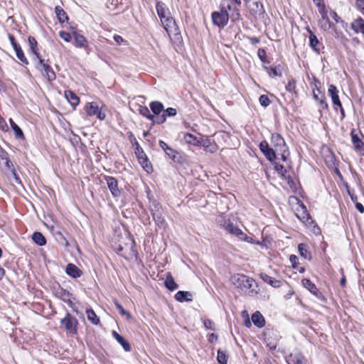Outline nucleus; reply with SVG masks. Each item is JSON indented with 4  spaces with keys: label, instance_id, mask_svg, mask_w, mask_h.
Returning a JSON list of instances; mask_svg holds the SVG:
<instances>
[{
    "label": "nucleus",
    "instance_id": "obj_1",
    "mask_svg": "<svg viewBox=\"0 0 364 364\" xmlns=\"http://www.w3.org/2000/svg\"><path fill=\"white\" fill-rule=\"evenodd\" d=\"M230 282L236 288L244 294L250 295L257 293L254 289V279L245 274H234L231 277Z\"/></svg>",
    "mask_w": 364,
    "mask_h": 364
},
{
    "label": "nucleus",
    "instance_id": "obj_2",
    "mask_svg": "<svg viewBox=\"0 0 364 364\" xmlns=\"http://www.w3.org/2000/svg\"><path fill=\"white\" fill-rule=\"evenodd\" d=\"M156 8L158 16L164 29L168 34L173 32V31L176 30V23L171 17L168 9L166 8V5L161 1H158L156 3Z\"/></svg>",
    "mask_w": 364,
    "mask_h": 364
},
{
    "label": "nucleus",
    "instance_id": "obj_3",
    "mask_svg": "<svg viewBox=\"0 0 364 364\" xmlns=\"http://www.w3.org/2000/svg\"><path fill=\"white\" fill-rule=\"evenodd\" d=\"M271 142L275 154L280 155L282 160L286 161L289 152L284 139L280 134H273L272 135Z\"/></svg>",
    "mask_w": 364,
    "mask_h": 364
},
{
    "label": "nucleus",
    "instance_id": "obj_4",
    "mask_svg": "<svg viewBox=\"0 0 364 364\" xmlns=\"http://www.w3.org/2000/svg\"><path fill=\"white\" fill-rule=\"evenodd\" d=\"M213 23L219 28H224L228 23L229 14L226 7L222 6L220 11H214L211 15Z\"/></svg>",
    "mask_w": 364,
    "mask_h": 364
},
{
    "label": "nucleus",
    "instance_id": "obj_5",
    "mask_svg": "<svg viewBox=\"0 0 364 364\" xmlns=\"http://www.w3.org/2000/svg\"><path fill=\"white\" fill-rule=\"evenodd\" d=\"M38 63L36 68L41 72L42 75L46 77L49 81H52L55 79V73L50 66V65L46 63L44 60L41 57L37 58Z\"/></svg>",
    "mask_w": 364,
    "mask_h": 364
},
{
    "label": "nucleus",
    "instance_id": "obj_6",
    "mask_svg": "<svg viewBox=\"0 0 364 364\" xmlns=\"http://www.w3.org/2000/svg\"><path fill=\"white\" fill-rule=\"evenodd\" d=\"M351 141L355 151L364 155V142L361 137L363 135L360 132H357L355 129H353L350 132Z\"/></svg>",
    "mask_w": 364,
    "mask_h": 364
},
{
    "label": "nucleus",
    "instance_id": "obj_7",
    "mask_svg": "<svg viewBox=\"0 0 364 364\" xmlns=\"http://www.w3.org/2000/svg\"><path fill=\"white\" fill-rule=\"evenodd\" d=\"M60 323L62 326L69 333L73 334L77 333V325L78 322L74 316L68 314L64 318L61 319Z\"/></svg>",
    "mask_w": 364,
    "mask_h": 364
},
{
    "label": "nucleus",
    "instance_id": "obj_8",
    "mask_svg": "<svg viewBox=\"0 0 364 364\" xmlns=\"http://www.w3.org/2000/svg\"><path fill=\"white\" fill-rule=\"evenodd\" d=\"M321 19L319 20V25L322 29L327 31L333 27V24L330 21L328 16V10L326 6H320L318 9Z\"/></svg>",
    "mask_w": 364,
    "mask_h": 364
},
{
    "label": "nucleus",
    "instance_id": "obj_9",
    "mask_svg": "<svg viewBox=\"0 0 364 364\" xmlns=\"http://www.w3.org/2000/svg\"><path fill=\"white\" fill-rule=\"evenodd\" d=\"M105 179L112 195L114 197H119L121 195V191L118 187L117 180L115 178L109 176H105Z\"/></svg>",
    "mask_w": 364,
    "mask_h": 364
},
{
    "label": "nucleus",
    "instance_id": "obj_10",
    "mask_svg": "<svg viewBox=\"0 0 364 364\" xmlns=\"http://www.w3.org/2000/svg\"><path fill=\"white\" fill-rule=\"evenodd\" d=\"M86 112L89 116L97 115L98 119L102 120L105 118L106 115L105 113H102L97 104V102H89L86 105Z\"/></svg>",
    "mask_w": 364,
    "mask_h": 364
},
{
    "label": "nucleus",
    "instance_id": "obj_11",
    "mask_svg": "<svg viewBox=\"0 0 364 364\" xmlns=\"http://www.w3.org/2000/svg\"><path fill=\"white\" fill-rule=\"evenodd\" d=\"M225 230L230 234L237 236L241 240L250 242L249 237L231 223H228L227 226H225Z\"/></svg>",
    "mask_w": 364,
    "mask_h": 364
},
{
    "label": "nucleus",
    "instance_id": "obj_12",
    "mask_svg": "<svg viewBox=\"0 0 364 364\" xmlns=\"http://www.w3.org/2000/svg\"><path fill=\"white\" fill-rule=\"evenodd\" d=\"M136 154L137 156L138 161L141 166H142V168L147 173H151L153 171V168L144 151L141 149V151L136 152Z\"/></svg>",
    "mask_w": 364,
    "mask_h": 364
},
{
    "label": "nucleus",
    "instance_id": "obj_13",
    "mask_svg": "<svg viewBox=\"0 0 364 364\" xmlns=\"http://www.w3.org/2000/svg\"><path fill=\"white\" fill-rule=\"evenodd\" d=\"M259 149L269 161H274L276 159L275 151L272 148L269 147V144L266 141L260 143Z\"/></svg>",
    "mask_w": 364,
    "mask_h": 364
},
{
    "label": "nucleus",
    "instance_id": "obj_14",
    "mask_svg": "<svg viewBox=\"0 0 364 364\" xmlns=\"http://www.w3.org/2000/svg\"><path fill=\"white\" fill-rule=\"evenodd\" d=\"M73 38L74 39V44L77 48L87 49L89 43L86 38L77 33V31L73 32Z\"/></svg>",
    "mask_w": 364,
    "mask_h": 364
},
{
    "label": "nucleus",
    "instance_id": "obj_15",
    "mask_svg": "<svg viewBox=\"0 0 364 364\" xmlns=\"http://www.w3.org/2000/svg\"><path fill=\"white\" fill-rule=\"evenodd\" d=\"M328 95H330L332 102L334 105V109L337 110L336 107H341V102L338 96V90L333 85H330L328 90Z\"/></svg>",
    "mask_w": 364,
    "mask_h": 364
},
{
    "label": "nucleus",
    "instance_id": "obj_16",
    "mask_svg": "<svg viewBox=\"0 0 364 364\" xmlns=\"http://www.w3.org/2000/svg\"><path fill=\"white\" fill-rule=\"evenodd\" d=\"M264 341L267 343V347L270 350H275L277 346V338H272V336H275L273 331H267L264 333Z\"/></svg>",
    "mask_w": 364,
    "mask_h": 364
},
{
    "label": "nucleus",
    "instance_id": "obj_17",
    "mask_svg": "<svg viewBox=\"0 0 364 364\" xmlns=\"http://www.w3.org/2000/svg\"><path fill=\"white\" fill-rule=\"evenodd\" d=\"M65 272L73 278H78L82 274V271L76 265L71 263L67 265Z\"/></svg>",
    "mask_w": 364,
    "mask_h": 364
},
{
    "label": "nucleus",
    "instance_id": "obj_18",
    "mask_svg": "<svg viewBox=\"0 0 364 364\" xmlns=\"http://www.w3.org/2000/svg\"><path fill=\"white\" fill-rule=\"evenodd\" d=\"M175 299L179 302L192 301L193 294L190 291H179L175 294Z\"/></svg>",
    "mask_w": 364,
    "mask_h": 364
},
{
    "label": "nucleus",
    "instance_id": "obj_19",
    "mask_svg": "<svg viewBox=\"0 0 364 364\" xmlns=\"http://www.w3.org/2000/svg\"><path fill=\"white\" fill-rule=\"evenodd\" d=\"M160 147L164 151L166 155L169 156L173 161H176L177 151L171 148L166 142L164 141H159Z\"/></svg>",
    "mask_w": 364,
    "mask_h": 364
},
{
    "label": "nucleus",
    "instance_id": "obj_20",
    "mask_svg": "<svg viewBox=\"0 0 364 364\" xmlns=\"http://www.w3.org/2000/svg\"><path fill=\"white\" fill-rule=\"evenodd\" d=\"M307 31L310 33L309 35V45L311 48L317 53H319L320 42L317 38L316 36L308 28Z\"/></svg>",
    "mask_w": 364,
    "mask_h": 364
},
{
    "label": "nucleus",
    "instance_id": "obj_21",
    "mask_svg": "<svg viewBox=\"0 0 364 364\" xmlns=\"http://www.w3.org/2000/svg\"><path fill=\"white\" fill-rule=\"evenodd\" d=\"M112 336L117 340V341L123 347L124 350L127 352L131 350V346L129 343L124 338L123 336L119 335L117 331H112Z\"/></svg>",
    "mask_w": 364,
    "mask_h": 364
},
{
    "label": "nucleus",
    "instance_id": "obj_22",
    "mask_svg": "<svg viewBox=\"0 0 364 364\" xmlns=\"http://www.w3.org/2000/svg\"><path fill=\"white\" fill-rule=\"evenodd\" d=\"M252 321L253 323L259 328L263 327L265 323L264 316L259 311H256L252 315Z\"/></svg>",
    "mask_w": 364,
    "mask_h": 364
},
{
    "label": "nucleus",
    "instance_id": "obj_23",
    "mask_svg": "<svg viewBox=\"0 0 364 364\" xmlns=\"http://www.w3.org/2000/svg\"><path fill=\"white\" fill-rule=\"evenodd\" d=\"M65 97L73 107L77 106L80 102L79 97L71 90L65 91Z\"/></svg>",
    "mask_w": 364,
    "mask_h": 364
},
{
    "label": "nucleus",
    "instance_id": "obj_24",
    "mask_svg": "<svg viewBox=\"0 0 364 364\" xmlns=\"http://www.w3.org/2000/svg\"><path fill=\"white\" fill-rule=\"evenodd\" d=\"M289 364H306V360L301 354H291L289 358Z\"/></svg>",
    "mask_w": 364,
    "mask_h": 364
},
{
    "label": "nucleus",
    "instance_id": "obj_25",
    "mask_svg": "<svg viewBox=\"0 0 364 364\" xmlns=\"http://www.w3.org/2000/svg\"><path fill=\"white\" fill-rule=\"evenodd\" d=\"M351 28L355 33L360 32L364 35V20L361 18H357L352 23Z\"/></svg>",
    "mask_w": 364,
    "mask_h": 364
},
{
    "label": "nucleus",
    "instance_id": "obj_26",
    "mask_svg": "<svg viewBox=\"0 0 364 364\" xmlns=\"http://www.w3.org/2000/svg\"><path fill=\"white\" fill-rule=\"evenodd\" d=\"M301 283L303 286L307 289L311 293H312L314 295L318 294V289L316 287V285L309 279H304L301 281Z\"/></svg>",
    "mask_w": 364,
    "mask_h": 364
},
{
    "label": "nucleus",
    "instance_id": "obj_27",
    "mask_svg": "<svg viewBox=\"0 0 364 364\" xmlns=\"http://www.w3.org/2000/svg\"><path fill=\"white\" fill-rule=\"evenodd\" d=\"M260 277L264 282L274 287H279L280 286V282L279 280L269 276L265 273H262L260 274Z\"/></svg>",
    "mask_w": 364,
    "mask_h": 364
},
{
    "label": "nucleus",
    "instance_id": "obj_28",
    "mask_svg": "<svg viewBox=\"0 0 364 364\" xmlns=\"http://www.w3.org/2000/svg\"><path fill=\"white\" fill-rule=\"evenodd\" d=\"M165 286L170 291H173L178 287V284L175 282L173 277L169 272L166 274Z\"/></svg>",
    "mask_w": 364,
    "mask_h": 364
},
{
    "label": "nucleus",
    "instance_id": "obj_29",
    "mask_svg": "<svg viewBox=\"0 0 364 364\" xmlns=\"http://www.w3.org/2000/svg\"><path fill=\"white\" fill-rule=\"evenodd\" d=\"M32 239L33 242L39 246H43L46 244V239L40 232H35L33 234Z\"/></svg>",
    "mask_w": 364,
    "mask_h": 364
},
{
    "label": "nucleus",
    "instance_id": "obj_30",
    "mask_svg": "<svg viewBox=\"0 0 364 364\" xmlns=\"http://www.w3.org/2000/svg\"><path fill=\"white\" fill-rule=\"evenodd\" d=\"M274 169L282 178L288 180V183H289V177L286 176L287 170L283 165L278 163H274Z\"/></svg>",
    "mask_w": 364,
    "mask_h": 364
},
{
    "label": "nucleus",
    "instance_id": "obj_31",
    "mask_svg": "<svg viewBox=\"0 0 364 364\" xmlns=\"http://www.w3.org/2000/svg\"><path fill=\"white\" fill-rule=\"evenodd\" d=\"M28 41V44H29L30 49H31V52L36 55V58H39L40 55H39V53H38V49H37L38 43H37L36 38L33 36H29Z\"/></svg>",
    "mask_w": 364,
    "mask_h": 364
},
{
    "label": "nucleus",
    "instance_id": "obj_32",
    "mask_svg": "<svg viewBox=\"0 0 364 364\" xmlns=\"http://www.w3.org/2000/svg\"><path fill=\"white\" fill-rule=\"evenodd\" d=\"M55 11L58 17V19L60 23H63L65 21L68 20V17L66 15V13L60 6H56L55 8Z\"/></svg>",
    "mask_w": 364,
    "mask_h": 364
},
{
    "label": "nucleus",
    "instance_id": "obj_33",
    "mask_svg": "<svg viewBox=\"0 0 364 364\" xmlns=\"http://www.w3.org/2000/svg\"><path fill=\"white\" fill-rule=\"evenodd\" d=\"M184 139L187 144L198 146L200 144V141L192 134H186Z\"/></svg>",
    "mask_w": 364,
    "mask_h": 364
},
{
    "label": "nucleus",
    "instance_id": "obj_34",
    "mask_svg": "<svg viewBox=\"0 0 364 364\" xmlns=\"http://www.w3.org/2000/svg\"><path fill=\"white\" fill-rule=\"evenodd\" d=\"M150 108L155 114H159L164 109V105L159 101H154L150 103Z\"/></svg>",
    "mask_w": 364,
    "mask_h": 364
},
{
    "label": "nucleus",
    "instance_id": "obj_35",
    "mask_svg": "<svg viewBox=\"0 0 364 364\" xmlns=\"http://www.w3.org/2000/svg\"><path fill=\"white\" fill-rule=\"evenodd\" d=\"M87 319L93 324L97 325L100 323V318L96 315L95 312L92 309H87L86 311Z\"/></svg>",
    "mask_w": 364,
    "mask_h": 364
},
{
    "label": "nucleus",
    "instance_id": "obj_36",
    "mask_svg": "<svg viewBox=\"0 0 364 364\" xmlns=\"http://www.w3.org/2000/svg\"><path fill=\"white\" fill-rule=\"evenodd\" d=\"M153 218L159 227H164L166 222L162 213L159 210L153 213Z\"/></svg>",
    "mask_w": 364,
    "mask_h": 364
},
{
    "label": "nucleus",
    "instance_id": "obj_37",
    "mask_svg": "<svg viewBox=\"0 0 364 364\" xmlns=\"http://www.w3.org/2000/svg\"><path fill=\"white\" fill-rule=\"evenodd\" d=\"M298 250L301 257L308 259L311 258V253L309 252V250L306 248V246L304 244H299L298 245Z\"/></svg>",
    "mask_w": 364,
    "mask_h": 364
},
{
    "label": "nucleus",
    "instance_id": "obj_38",
    "mask_svg": "<svg viewBox=\"0 0 364 364\" xmlns=\"http://www.w3.org/2000/svg\"><path fill=\"white\" fill-rule=\"evenodd\" d=\"M14 50L16 52L17 58L23 63L26 65H28V61L26 56L24 55V53L21 48L20 46L14 48Z\"/></svg>",
    "mask_w": 364,
    "mask_h": 364
},
{
    "label": "nucleus",
    "instance_id": "obj_39",
    "mask_svg": "<svg viewBox=\"0 0 364 364\" xmlns=\"http://www.w3.org/2000/svg\"><path fill=\"white\" fill-rule=\"evenodd\" d=\"M139 112L146 117L147 119H150V120H154V115H152L151 113H150V111L149 109V108L146 106H140L139 108Z\"/></svg>",
    "mask_w": 364,
    "mask_h": 364
},
{
    "label": "nucleus",
    "instance_id": "obj_40",
    "mask_svg": "<svg viewBox=\"0 0 364 364\" xmlns=\"http://www.w3.org/2000/svg\"><path fill=\"white\" fill-rule=\"evenodd\" d=\"M296 215L298 217V218H299L304 223L307 222L309 219V215L307 213L306 209L304 205H301V214L297 213H296Z\"/></svg>",
    "mask_w": 364,
    "mask_h": 364
},
{
    "label": "nucleus",
    "instance_id": "obj_41",
    "mask_svg": "<svg viewBox=\"0 0 364 364\" xmlns=\"http://www.w3.org/2000/svg\"><path fill=\"white\" fill-rule=\"evenodd\" d=\"M216 221H217L218 225L220 227L223 228V229H225V226H227V225L228 223H230L229 221H227V220L225 219V217L223 215H220L217 218Z\"/></svg>",
    "mask_w": 364,
    "mask_h": 364
},
{
    "label": "nucleus",
    "instance_id": "obj_42",
    "mask_svg": "<svg viewBox=\"0 0 364 364\" xmlns=\"http://www.w3.org/2000/svg\"><path fill=\"white\" fill-rule=\"evenodd\" d=\"M217 359L220 364H227V362H228L227 356H226L225 353L220 350H219L218 351Z\"/></svg>",
    "mask_w": 364,
    "mask_h": 364
},
{
    "label": "nucleus",
    "instance_id": "obj_43",
    "mask_svg": "<svg viewBox=\"0 0 364 364\" xmlns=\"http://www.w3.org/2000/svg\"><path fill=\"white\" fill-rule=\"evenodd\" d=\"M295 88H296V81L293 78H289V80H288V82L286 85V90L288 91V92H294L295 90Z\"/></svg>",
    "mask_w": 364,
    "mask_h": 364
},
{
    "label": "nucleus",
    "instance_id": "obj_44",
    "mask_svg": "<svg viewBox=\"0 0 364 364\" xmlns=\"http://www.w3.org/2000/svg\"><path fill=\"white\" fill-rule=\"evenodd\" d=\"M12 129L15 133V136L17 139H24V134L21 130V129L16 124L13 126Z\"/></svg>",
    "mask_w": 364,
    "mask_h": 364
},
{
    "label": "nucleus",
    "instance_id": "obj_45",
    "mask_svg": "<svg viewBox=\"0 0 364 364\" xmlns=\"http://www.w3.org/2000/svg\"><path fill=\"white\" fill-rule=\"evenodd\" d=\"M259 102L260 105L264 107L269 106L270 105V100L269 99L267 95H262L259 98Z\"/></svg>",
    "mask_w": 364,
    "mask_h": 364
},
{
    "label": "nucleus",
    "instance_id": "obj_46",
    "mask_svg": "<svg viewBox=\"0 0 364 364\" xmlns=\"http://www.w3.org/2000/svg\"><path fill=\"white\" fill-rule=\"evenodd\" d=\"M318 103L319 105V112H321L322 110L328 109V105L327 102H326L325 97H321V100L318 101Z\"/></svg>",
    "mask_w": 364,
    "mask_h": 364
},
{
    "label": "nucleus",
    "instance_id": "obj_47",
    "mask_svg": "<svg viewBox=\"0 0 364 364\" xmlns=\"http://www.w3.org/2000/svg\"><path fill=\"white\" fill-rule=\"evenodd\" d=\"M59 36L62 39H63L66 42H70L73 38V33L70 34L65 31H60Z\"/></svg>",
    "mask_w": 364,
    "mask_h": 364
},
{
    "label": "nucleus",
    "instance_id": "obj_48",
    "mask_svg": "<svg viewBox=\"0 0 364 364\" xmlns=\"http://www.w3.org/2000/svg\"><path fill=\"white\" fill-rule=\"evenodd\" d=\"M115 306L119 310L120 314L126 315L128 318L130 317V314L124 310L122 306L117 301H114Z\"/></svg>",
    "mask_w": 364,
    "mask_h": 364
},
{
    "label": "nucleus",
    "instance_id": "obj_49",
    "mask_svg": "<svg viewBox=\"0 0 364 364\" xmlns=\"http://www.w3.org/2000/svg\"><path fill=\"white\" fill-rule=\"evenodd\" d=\"M355 5L356 7L364 15V0H356Z\"/></svg>",
    "mask_w": 364,
    "mask_h": 364
},
{
    "label": "nucleus",
    "instance_id": "obj_50",
    "mask_svg": "<svg viewBox=\"0 0 364 364\" xmlns=\"http://www.w3.org/2000/svg\"><path fill=\"white\" fill-rule=\"evenodd\" d=\"M203 324L206 328L211 329V330L215 329L214 323L212 322V321H210V319H205L203 321Z\"/></svg>",
    "mask_w": 364,
    "mask_h": 364
},
{
    "label": "nucleus",
    "instance_id": "obj_51",
    "mask_svg": "<svg viewBox=\"0 0 364 364\" xmlns=\"http://www.w3.org/2000/svg\"><path fill=\"white\" fill-rule=\"evenodd\" d=\"M164 112L168 117H173L177 114L176 109L172 107L167 108Z\"/></svg>",
    "mask_w": 364,
    "mask_h": 364
},
{
    "label": "nucleus",
    "instance_id": "obj_52",
    "mask_svg": "<svg viewBox=\"0 0 364 364\" xmlns=\"http://www.w3.org/2000/svg\"><path fill=\"white\" fill-rule=\"evenodd\" d=\"M166 115L162 114L161 116H158L156 119L154 118V120H152L154 123L157 124H162L166 121Z\"/></svg>",
    "mask_w": 364,
    "mask_h": 364
},
{
    "label": "nucleus",
    "instance_id": "obj_53",
    "mask_svg": "<svg viewBox=\"0 0 364 364\" xmlns=\"http://www.w3.org/2000/svg\"><path fill=\"white\" fill-rule=\"evenodd\" d=\"M289 261H290L291 264H292V267L294 268H296V265L298 262V257L294 255H291L289 257Z\"/></svg>",
    "mask_w": 364,
    "mask_h": 364
},
{
    "label": "nucleus",
    "instance_id": "obj_54",
    "mask_svg": "<svg viewBox=\"0 0 364 364\" xmlns=\"http://www.w3.org/2000/svg\"><path fill=\"white\" fill-rule=\"evenodd\" d=\"M330 16L336 21V23H338L341 21V18L338 16L337 13L334 11H330Z\"/></svg>",
    "mask_w": 364,
    "mask_h": 364
},
{
    "label": "nucleus",
    "instance_id": "obj_55",
    "mask_svg": "<svg viewBox=\"0 0 364 364\" xmlns=\"http://www.w3.org/2000/svg\"><path fill=\"white\" fill-rule=\"evenodd\" d=\"M9 41L11 43V44L12 45L14 49L16 48V47H18L19 45L16 42V40H15V38L13 35L11 34H9Z\"/></svg>",
    "mask_w": 364,
    "mask_h": 364
},
{
    "label": "nucleus",
    "instance_id": "obj_56",
    "mask_svg": "<svg viewBox=\"0 0 364 364\" xmlns=\"http://www.w3.org/2000/svg\"><path fill=\"white\" fill-rule=\"evenodd\" d=\"M258 56L262 60H264L263 58L265 57V50L264 49H259L257 52Z\"/></svg>",
    "mask_w": 364,
    "mask_h": 364
},
{
    "label": "nucleus",
    "instance_id": "obj_57",
    "mask_svg": "<svg viewBox=\"0 0 364 364\" xmlns=\"http://www.w3.org/2000/svg\"><path fill=\"white\" fill-rule=\"evenodd\" d=\"M355 208L360 213H364V206L361 203H357L355 204Z\"/></svg>",
    "mask_w": 364,
    "mask_h": 364
},
{
    "label": "nucleus",
    "instance_id": "obj_58",
    "mask_svg": "<svg viewBox=\"0 0 364 364\" xmlns=\"http://www.w3.org/2000/svg\"><path fill=\"white\" fill-rule=\"evenodd\" d=\"M313 1L318 9H320V6H325V5L323 2V0H313Z\"/></svg>",
    "mask_w": 364,
    "mask_h": 364
},
{
    "label": "nucleus",
    "instance_id": "obj_59",
    "mask_svg": "<svg viewBox=\"0 0 364 364\" xmlns=\"http://www.w3.org/2000/svg\"><path fill=\"white\" fill-rule=\"evenodd\" d=\"M114 40L119 44H120L123 41L122 37L119 35H114Z\"/></svg>",
    "mask_w": 364,
    "mask_h": 364
},
{
    "label": "nucleus",
    "instance_id": "obj_60",
    "mask_svg": "<svg viewBox=\"0 0 364 364\" xmlns=\"http://www.w3.org/2000/svg\"><path fill=\"white\" fill-rule=\"evenodd\" d=\"M217 339H218V336L214 333H211L208 338L209 341L211 343L217 341Z\"/></svg>",
    "mask_w": 364,
    "mask_h": 364
},
{
    "label": "nucleus",
    "instance_id": "obj_61",
    "mask_svg": "<svg viewBox=\"0 0 364 364\" xmlns=\"http://www.w3.org/2000/svg\"><path fill=\"white\" fill-rule=\"evenodd\" d=\"M250 42L253 45H256L259 43V39L257 37L250 38Z\"/></svg>",
    "mask_w": 364,
    "mask_h": 364
},
{
    "label": "nucleus",
    "instance_id": "obj_62",
    "mask_svg": "<svg viewBox=\"0 0 364 364\" xmlns=\"http://www.w3.org/2000/svg\"><path fill=\"white\" fill-rule=\"evenodd\" d=\"M5 275V270L0 267V280L3 279Z\"/></svg>",
    "mask_w": 364,
    "mask_h": 364
},
{
    "label": "nucleus",
    "instance_id": "obj_63",
    "mask_svg": "<svg viewBox=\"0 0 364 364\" xmlns=\"http://www.w3.org/2000/svg\"><path fill=\"white\" fill-rule=\"evenodd\" d=\"M313 97L317 102L321 100V97H319L315 92H314Z\"/></svg>",
    "mask_w": 364,
    "mask_h": 364
},
{
    "label": "nucleus",
    "instance_id": "obj_64",
    "mask_svg": "<svg viewBox=\"0 0 364 364\" xmlns=\"http://www.w3.org/2000/svg\"><path fill=\"white\" fill-rule=\"evenodd\" d=\"M6 165L9 168H10L11 166H13L11 161L8 159H6Z\"/></svg>",
    "mask_w": 364,
    "mask_h": 364
}]
</instances>
